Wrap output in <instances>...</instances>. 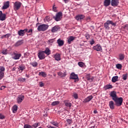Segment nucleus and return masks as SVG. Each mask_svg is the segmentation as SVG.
Masks as SVG:
<instances>
[{"label": "nucleus", "mask_w": 128, "mask_h": 128, "mask_svg": "<svg viewBox=\"0 0 128 128\" xmlns=\"http://www.w3.org/2000/svg\"><path fill=\"white\" fill-rule=\"evenodd\" d=\"M110 24H112V26H116V22H114L112 20H108L104 24V28H105L106 30H110Z\"/></svg>", "instance_id": "f257e3e1"}, {"label": "nucleus", "mask_w": 128, "mask_h": 128, "mask_svg": "<svg viewBox=\"0 0 128 128\" xmlns=\"http://www.w3.org/2000/svg\"><path fill=\"white\" fill-rule=\"evenodd\" d=\"M48 28V25L42 24L38 26L37 30L38 32H46Z\"/></svg>", "instance_id": "f03ea898"}, {"label": "nucleus", "mask_w": 128, "mask_h": 128, "mask_svg": "<svg viewBox=\"0 0 128 128\" xmlns=\"http://www.w3.org/2000/svg\"><path fill=\"white\" fill-rule=\"evenodd\" d=\"M114 102H115V104L117 106H120L122 104V102L124 100L122 99V98L120 97L118 98L117 97L116 99H114Z\"/></svg>", "instance_id": "7ed1b4c3"}, {"label": "nucleus", "mask_w": 128, "mask_h": 128, "mask_svg": "<svg viewBox=\"0 0 128 128\" xmlns=\"http://www.w3.org/2000/svg\"><path fill=\"white\" fill-rule=\"evenodd\" d=\"M22 2L18 1L16 2H15L14 3V10L16 12V10H18L20 8V7L22 6Z\"/></svg>", "instance_id": "20e7f679"}, {"label": "nucleus", "mask_w": 128, "mask_h": 128, "mask_svg": "<svg viewBox=\"0 0 128 128\" xmlns=\"http://www.w3.org/2000/svg\"><path fill=\"white\" fill-rule=\"evenodd\" d=\"M56 22H58L62 18V12H58L56 14V16L54 18Z\"/></svg>", "instance_id": "39448f33"}, {"label": "nucleus", "mask_w": 128, "mask_h": 128, "mask_svg": "<svg viewBox=\"0 0 128 128\" xmlns=\"http://www.w3.org/2000/svg\"><path fill=\"white\" fill-rule=\"evenodd\" d=\"M70 78L71 80H75L74 82H78V74H74V72H72L70 76Z\"/></svg>", "instance_id": "423d86ee"}, {"label": "nucleus", "mask_w": 128, "mask_h": 128, "mask_svg": "<svg viewBox=\"0 0 128 128\" xmlns=\"http://www.w3.org/2000/svg\"><path fill=\"white\" fill-rule=\"evenodd\" d=\"M38 57L40 60H44V58H46V54H44V51L40 52L38 53Z\"/></svg>", "instance_id": "0eeeda50"}, {"label": "nucleus", "mask_w": 128, "mask_h": 128, "mask_svg": "<svg viewBox=\"0 0 128 128\" xmlns=\"http://www.w3.org/2000/svg\"><path fill=\"white\" fill-rule=\"evenodd\" d=\"M93 50H96V52H102V48L100 45L98 44L93 47Z\"/></svg>", "instance_id": "6e6552de"}, {"label": "nucleus", "mask_w": 128, "mask_h": 128, "mask_svg": "<svg viewBox=\"0 0 128 128\" xmlns=\"http://www.w3.org/2000/svg\"><path fill=\"white\" fill-rule=\"evenodd\" d=\"M28 32V28H25L24 30H20L19 31H18V36H24V34Z\"/></svg>", "instance_id": "1a4fd4ad"}, {"label": "nucleus", "mask_w": 128, "mask_h": 128, "mask_svg": "<svg viewBox=\"0 0 128 128\" xmlns=\"http://www.w3.org/2000/svg\"><path fill=\"white\" fill-rule=\"evenodd\" d=\"M24 100V96L23 95H19L17 98V102L18 104H22V100Z\"/></svg>", "instance_id": "9d476101"}, {"label": "nucleus", "mask_w": 128, "mask_h": 128, "mask_svg": "<svg viewBox=\"0 0 128 128\" xmlns=\"http://www.w3.org/2000/svg\"><path fill=\"white\" fill-rule=\"evenodd\" d=\"M67 38H68V44H72V42H74L76 40V38L73 36H70Z\"/></svg>", "instance_id": "9b49d317"}, {"label": "nucleus", "mask_w": 128, "mask_h": 128, "mask_svg": "<svg viewBox=\"0 0 128 128\" xmlns=\"http://www.w3.org/2000/svg\"><path fill=\"white\" fill-rule=\"evenodd\" d=\"M6 14H2V12L0 11V20H6Z\"/></svg>", "instance_id": "f8f14e48"}, {"label": "nucleus", "mask_w": 128, "mask_h": 128, "mask_svg": "<svg viewBox=\"0 0 128 128\" xmlns=\"http://www.w3.org/2000/svg\"><path fill=\"white\" fill-rule=\"evenodd\" d=\"M110 96L112 98V100H113L118 98V96H116V92L114 91L111 92L110 93Z\"/></svg>", "instance_id": "ddd939ff"}, {"label": "nucleus", "mask_w": 128, "mask_h": 128, "mask_svg": "<svg viewBox=\"0 0 128 128\" xmlns=\"http://www.w3.org/2000/svg\"><path fill=\"white\" fill-rule=\"evenodd\" d=\"M119 2L118 0H112L111 6H118Z\"/></svg>", "instance_id": "4468645a"}, {"label": "nucleus", "mask_w": 128, "mask_h": 128, "mask_svg": "<svg viewBox=\"0 0 128 128\" xmlns=\"http://www.w3.org/2000/svg\"><path fill=\"white\" fill-rule=\"evenodd\" d=\"M13 56H13L14 60H20V58L22 56V54L14 52L13 54Z\"/></svg>", "instance_id": "2eb2a0df"}, {"label": "nucleus", "mask_w": 128, "mask_h": 128, "mask_svg": "<svg viewBox=\"0 0 128 128\" xmlns=\"http://www.w3.org/2000/svg\"><path fill=\"white\" fill-rule=\"evenodd\" d=\"M94 98V96H88L86 98L84 99L83 102H90V100Z\"/></svg>", "instance_id": "dca6fc26"}, {"label": "nucleus", "mask_w": 128, "mask_h": 128, "mask_svg": "<svg viewBox=\"0 0 128 128\" xmlns=\"http://www.w3.org/2000/svg\"><path fill=\"white\" fill-rule=\"evenodd\" d=\"M10 8V2L7 1L4 3V5L2 6V9L6 10V8Z\"/></svg>", "instance_id": "f3484780"}, {"label": "nucleus", "mask_w": 128, "mask_h": 128, "mask_svg": "<svg viewBox=\"0 0 128 128\" xmlns=\"http://www.w3.org/2000/svg\"><path fill=\"white\" fill-rule=\"evenodd\" d=\"M60 26H54V27H53L52 28V32H58V30H60Z\"/></svg>", "instance_id": "a211bd4d"}, {"label": "nucleus", "mask_w": 128, "mask_h": 128, "mask_svg": "<svg viewBox=\"0 0 128 128\" xmlns=\"http://www.w3.org/2000/svg\"><path fill=\"white\" fill-rule=\"evenodd\" d=\"M55 41H56V40L54 38L50 39L48 40L47 44L49 46H52V44H54V42Z\"/></svg>", "instance_id": "6ab92c4d"}, {"label": "nucleus", "mask_w": 128, "mask_h": 128, "mask_svg": "<svg viewBox=\"0 0 128 128\" xmlns=\"http://www.w3.org/2000/svg\"><path fill=\"white\" fill-rule=\"evenodd\" d=\"M109 106L111 110H114V101H110L109 102Z\"/></svg>", "instance_id": "aec40b11"}, {"label": "nucleus", "mask_w": 128, "mask_h": 128, "mask_svg": "<svg viewBox=\"0 0 128 128\" xmlns=\"http://www.w3.org/2000/svg\"><path fill=\"white\" fill-rule=\"evenodd\" d=\"M54 56L56 60H58V62L60 60V54L57 53L54 55Z\"/></svg>", "instance_id": "412c9836"}, {"label": "nucleus", "mask_w": 128, "mask_h": 128, "mask_svg": "<svg viewBox=\"0 0 128 128\" xmlns=\"http://www.w3.org/2000/svg\"><path fill=\"white\" fill-rule=\"evenodd\" d=\"M76 20H82L84 18V15H78L76 18Z\"/></svg>", "instance_id": "4be33fe9"}, {"label": "nucleus", "mask_w": 128, "mask_h": 128, "mask_svg": "<svg viewBox=\"0 0 128 128\" xmlns=\"http://www.w3.org/2000/svg\"><path fill=\"white\" fill-rule=\"evenodd\" d=\"M44 54H46V56H50V50L48 48H46L45 50L43 51Z\"/></svg>", "instance_id": "5701e85b"}, {"label": "nucleus", "mask_w": 128, "mask_h": 128, "mask_svg": "<svg viewBox=\"0 0 128 128\" xmlns=\"http://www.w3.org/2000/svg\"><path fill=\"white\" fill-rule=\"evenodd\" d=\"M57 42H58L59 46H64V40H62L60 39H58L57 40Z\"/></svg>", "instance_id": "b1692460"}, {"label": "nucleus", "mask_w": 128, "mask_h": 128, "mask_svg": "<svg viewBox=\"0 0 128 128\" xmlns=\"http://www.w3.org/2000/svg\"><path fill=\"white\" fill-rule=\"evenodd\" d=\"M110 4V0H105L104 2V6H108Z\"/></svg>", "instance_id": "393cba45"}, {"label": "nucleus", "mask_w": 128, "mask_h": 128, "mask_svg": "<svg viewBox=\"0 0 128 128\" xmlns=\"http://www.w3.org/2000/svg\"><path fill=\"white\" fill-rule=\"evenodd\" d=\"M18 70H21L22 72L24 70H26V66L23 64L20 65L18 68Z\"/></svg>", "instance_id": "a878e982"}, {"label": "nucleus", "mask_w": 128, "mask_h": 128, "mask_svg": "<svg viewBox=\"0 0 128 128\" xmlns=\"http://www.w3.org/2000/svg\"><path fill=\"white\" fill-rule=\"evenodd\" d=\"M12 110L14 114H16L18 111V106L16 105H14L12 108Z\"/></svg>", "instance_id": "bb28decb"}, {"label": "nucleus", "mask_w": 128, "mask_h": 128, "mask_svg": "<svg viewBox=\"0 0 128 128\" xmlns=\"http://www.w3.org/2000/svg\"><path fill=\"white\" fill-rule=\"evenodd\" d=\"M38 76H43V78L46 77V74L44 72H40Z\"/></svg>", "instance_id": "cd10ccee"}, {"label": "nucleus", "mask_w": 128, "mask_h": 128, "mask_svg": "<svg viewBox=\"0 0 128 128\" xmlns=\"http://www.w3.org/2000/svg\"><path fill=\"white\" fill-rule=\"evenodd\" d=\"M64 103L65 104V106H68L70 108L72 106V103L68 102V100H66L64 101Z\"/></svg>", "instance_id": "c85d7f7f"}, {"label": "nucleus", "mask_w": 128, "mask_h": 128, "mask_svg": "<svg viewBox=\"0 0 128 128\" xmlns=\"http://www.w3.org/2000/svg\"><path fill=\"white\" fill-rule=\"evenodd\" d=\"M22 44H24L22 40L18 41L16 43L15 46H22Z\"/></svg>", "instance_id": "c756f323"}, {"label": "nucleus", "mask_w": 128, "mask_h": 128, "mask_svg": "<svg viewBox=\"0 0 128 128\" xmlns=\"http://www.w3.org/2000/svg\"><path fill=\"white\" fill-rule=\"evenodd\" d=\"M118 76H115L112 77V82H118Z\"/></svg>", "instance_id": "7c9ffc66"}, {"label": "nucleus", "mask_w": 128, "mask_h": 128, "mask_svg": "<svg viewBox=\"0 0 128 128\" xmlns=\"http://www.w3.org/2000/svg\"><path fill=\"white\" fill-rule=\"evenodd\" d=\"M58 75L60 76H61V78H64V76H66V73H63L62 72H58Z\"/></svg>", "instance_id": "2f4dec72"}, {"label": "nucleus", "mask_w": 128, "mask_h": 128, "mask_svg": "<svg viewBox=\"0 0 128 128\" xmlns=\"http://www.w3.org/2000/svg\"><path fill=\"white\" fill-rule=\"evenodd\" d=\"M60 104V101H55L52 103L51 105L53 106H58V104Z\"/></svg>", "instance_id": "473e14b6"}, {"label": "nucleus", "mask_w": 128, "mask_h": 128, "mask_svg": "<svg viewBox=\"0 0 128 128\" xmlns=\"http://www.w3.org/2000/svg\"><path fill=\"white\" fill-rule=\"evenodd\" d=\"M105 90H110V88H112V86L111 84H108L104 86Z\"/></svg>", "instance_id": "72a5a7b5"}, {"label": "nucleus", "mask_w": 128, "mask_h": 128, "mask_svg": "<svg viewBox=\"0 0 128 128\" xmlns=\"http://www.w3.org/2000/svg\"><path fill=\"white\" fill-rule=\"evenodd\" d=\"M30 64H31V66H32L34 68H36L38 66V62H31Z\"/></svg>", "instance_id": "f704fd0d"}, {"label": "nucleus", "mask_w": 128, "mask_h": 128, "mask_svg": "<svg viewBox=\"0 0 128 128\" xmlns=\"http://www.w3.org/2000/svg\"><path fill=\"white\" fill-rule=\"evenodd\" d=\"M120 60H122L124 59V55L122 54H120L119 56Z\"/></svg>", "instance_id": "c9c22d12"}, {"label": "nucleus", "mask_w": 128, "mask_h": 128, "mask_svg": "<svg viewBox=\"0 0 128 128\" xmlns=\"http://www.w3.org/2000/svg\"><path fill=\"white\" fill-rule=\"evenodd\" d=\"M4 76V73L2 72H0V80H2Z\"/></svg>", "instance_id": "e433bc0d"}, {"label": "nucleus", "mask_w": 128, "mask_h": 128, "mask_svg": "<svg viewBox=\"0 0 128 128\" xmlns=\"http://www.w3.org/2000/svg\"><path fill=\"white\" fill-rule=\"evenodd\" d=\"M126 78H128V74H124L122 76V79L124 80H126Z\"/></svg>", "instance_id": "4c0bfd02"}, {"label": "nucleus", "mask_w": 128, "mask_h": 128, "mask_svg": "<svg viewBox=\"0 0 128 128\" xmlns=\"http://www.w3.org/2000/svg\"><path fill=\"white\" fill-rule=\"evenodd\" d=\"M78 65L79 66L82 68V66H84V63L83 62H78Z\"/></svg>", "instance_id": "58836bf2"}, {"label": "nucleus", "mask_w": 128, "mask_h": 128, "mask_svg": "<svg viewBox=\"0 0 128 128\" xmlns=\"http://www.w3.org/2000/svg\"><path fill=\"white\" fill-rule=\"evenodd\" d=\"M73 96L74 98H76V100H78V95L76 93L74 94Z\"/></svg>", "instance_id": "ea45409f"}, {"label": "nucleus", "mask_w": 128, "mask_h": 128, "mask_svg": "<svg viewBox=\"0 0 128 128\" xmlns=\"http://www.w3.org/2000/svg\"><path fill=\"white\" fill-rule=\"evenodd\" d=\"M116 68H118V70H121L122 66L120 64H116Z\"/></svg>", "instance_id": "a19ab883"}, {"label": "nucleus", "mask_w": 128, "mask_h": 128, "mask_svg": "<svg viewBox=\"0 0 128 128\" xmlns=\"http://www.w3.org/2000/svg\"><path fill=\"white\" fill-rule=\"evenodd\" d=\"M18 80H19V82H26V78H19Z\"/></svg>", "instance_id": "79ce46f5"}, {"label": "nucleus", "mask_w": 128, "mask_h": 128, "mask_svg": "<svg viewBox=\"0 0 128 128\" xmlns=\"http://www.w3.org/2000/svg\"><path fill=\"white\" fill-rule=\"evenodd\" d=\"M66 122H67L68 124H72V120L71 119H68L66 120Z\"/></svg>", "instance_id": "37998d69"}, {"label": "nucleus", "mask_w": 128, "mask_h": 128, "mask_svg": "<svg viewBox=\"0 0 128 128\" xmlns=\"http://www.w3.org/2000/svg\"><path fill=\"white\" fill-rule=\"evenodd\" d=\"M39 86H40V88H42V86H44V82H39Z\"/></svg>", "instance_id": "c03bdc74"}, {"label": "nucleus", "mask_w": 128, "mask_h": 128, "mask_svg": "<svg viewBox=\"0 0 128 128\" xmlns=\"http://www.w3.org/2000/svg\"><path fill=\"white\" fill-rule=\"evenodd\" d=\"M2 54H8V50H4L2 51Z\"/></svg>", "instance_id": "a18cd8bd"}, {"label": "nucleus", "mask_w": 128, "mask_h": 128, "mask_svg": "<svg viewBox=\"0 0 128 128\" xmlns=\"http://www.w3.org/2000/svg\"><path fill=\"white\" fill-rule=\"evenodd\" d=\"M52 124L53 126H58V124L55 122H52Z\"/></svg>", "instance_id": "49530a36"}, {"label": "nucleus", "mask_w": 128, "mask_h": 128, "mask_svg": "<svg viewBox=\"0 0 128 128\" xmlns=\"http://www.w3.org/2000/svg\"><path fill=\"white\" fill-rule=\"evenodd\" d=\"M24 128H32V127L29 124H25L24 126Z\"/></svg>", "instance_id": "de8ad7c7"}, {"label": "nucleus", "mask_w": 128, "mask_h": 128, "mask_svg": "<svg viewBox=\"0 0 128 128\" xmlns=\"http://www.w3.org/2000/svg\"><path fill=\"white\" fill-rule=\"evenodd\" d=\"M4 36H5V38H10V34H7L4 35Z\"/></svg>", "instance_id": "09e8293b"}, {"label": "nucleus", "mask_w": 128, "mask_h": 128, "mask_svg": "<svg viewBox=\"0 0 128 128\" xmlns=\"http://www.w3.org/2000/svg\"><path fill=\"white\" fill-rule=\"evenodd\" d=\"M94 77H87V80H90V82H92V80H94Z\"/></svg>", "instance_id": "8fccbe9b"}, {"label": "nucleus", "mask_w": 128, "mask_h": 128, "mask_svg": "<svg viewBox=\"0 0 128 128\" xmlns=\"http://www.w3.org/2000/svg\"><path fill=\"white\" fill-rule=\"evenodd\" d=\"M38 124H40V123H36L32 126L33 128H36L38 126Z\"/></svg>", "instance_id": "3c124183"}, {"label": "nucleus", "mask_w": 128, "mask_h": 128, "mask_svg": "<svg viewBox=\"0 0 128 128\" xmlns=\"http://www.w3.org/2000/svg\"><path fill=\"white\" fill-rule=\"evenodd\" d=\"M0 72H4V68L2 66H1L0 67Z\"/></svg>", "instance_id": "603ef678"}, {"label": "nucleus", "mask_w": 128, "mask_h": 128, "mask_svg": "<svg viewBox=\"0 0 128 128\" xmlns=\"http://www.w3.org/2000/svg\"><path fill=\"white\" fill-rule=\"evenodd\" d=\"M90 44L92 46L94 44V40L92 39V40L90 42Z\"/></svg>", "instance_id": "864d4df0"}, {"label": "nucleus", "mask_w": 128, "mask_h": 128, "mask_svg": "<svg viewBox=\"0 0 128 128\" xmlns=\"http://www.w3.org/2000/svg\"><path fill=\"white\" fill-rule=\"evenodd\" d=\"M54 12H56L58 10H56V6H53V8H52Z\"/></svg>", "instance_id": "5fc2aeb1"}, {"label": "nucleus", "mask_w": 128, "mask_h": 128, "mask_svg": "<svg viewBox=\"0 0 128 128\" xmlns=\"http://www.w3.org/2000/svg\"><path fill=\"white\" fill-rule=\"evenodd\" d=\"M4 116L2 114H0V120H4Z\"/></svg>", "instance_id": "6e6d98bb"}, {"label": "nucleus", "mask_w": 128, "mask_h": 128, "mask_svg": "<svg viewBox=\"0 0 128 128\" xmlns=\"http://www.w3.org/2000/svg\"><path fill=\"white\" fill-rule=\"evenodd\" d=\"M86 40H89L90 38V34H87L86 35Z\"/></svg>", "instance_id": "4d7b16f0"}, {"label": "nucleus", "mask_w": 128, "mask_h": 128, "mask_svg": "<svg viewBox=\"0 0 128 128\" xmlns=\"http://www.w3.org/2000/svg\"><path fill=\"white\" fill-rule=\"evenodd\" d=\"M4 88H6V86H2L0 88V90H4Z\"/></svg>", "instance_id": "13d9d810"}, {"label": "nucleus", "mask_w": 128, "mask_h": 128, "mask_svg": "<svg viewBox=\"0 0 128 128\" xmlns=\"http://www.w3.org/2000/svg\"><path fill=\"white\" fill-rule=\"evenodd\" d=\"M26 32L30 33V32H32V29H30L29 30H28V32Z\"/></svg>", "instance_id": "bf43d9fd"}, {"label": "nucleus", "mask_w": 128, "mask_h": 128, "mask_svg": "<svg viewBox=\"0 0 128 128\" xmlns=\"http://www.w3.org/2000/svg\"><path fill=\"white\" fill-rule=\"evenodd\" d=\"M65 2V4H68V2H70V0H62Z\"/></svg>", "instance_id": "052dcab7"}, {"label": "nucleus", "mask_w": 128, "mask_h": 128, "mask_svg": "<svg viewBox=\"0 0 128 128\" xmlns=\"http://www.w3.org/2000/svg\"><path fill=\"white\" fill-rule=\"evenodd\" d=\"M90 20V17L87 18L86 19V20H87V22H89V20Z\"/></svg>", "instance_id": "680f3d73"}, {"label": "nucleus", "mask_w": 128, "mask_h": 128, "mask_svg": "<svg viewBox=\"0 0 128 128\" xmlns=\"http://www.w3.org/2000/svg\"><path fill=\"white\" fill-rule=\"evenodd\" d=\"M28 53H26V54H24V56H25V58H28Z\"/></svg>", "instance_id": "e2e57ef3"}, {"label": "nucleus", "mask_w": 128, "mask_h": 128, "mask_svg": "<svg viewBox=\"0 0 128 128\" xmlns=\"http://www.w3.org/2000/svg\"><path fill=\"white\" fill-rule=\"evenodd\" d=\"M0 38L2 39V38H6V36H4V35L3 36H2L0 37Z\"/></svg>", "instance_id": "0e129e2a"}, {"label": "nucleus", "mask_w": 128, "mask_h": 128, "mask_svg": "<svg viewBox=\"0 0 128 128\" xmlns=\"http://www.w3.org/2000/svg\"><path fill=\"white\" fill-rule=\"evenodd\" d=\"M94 114H98V111H96V110H94Z\"/></svg>", "instance_id": "69168bd1"}, {"label": "nucleus", "mask_w": 128, "mask_h": 128, "mask_svg": "<svg viewBox=\"0 0 128 128\" xmlns=\"http://www.w3.org/2000/svg\"><path fill=\"white\" fill-rule=\"evenodd\" d=\"M90 128H94V126H92Z\"/></svg>", "instance_id": "338daca9"}, {"label": "nucleus", "mask_w": 128, "mask_h": 128, "mask_svg": "<svg viewBox=\"0 0 128 128\" xmlns=\"http://www.w3.org/2000/svg\"><path fill=\"white\" fill-rule=\"evenodd\" d=\"M38 24H36V26H38Z\"/></svg>", "instance_id": "774afa93"}]
</instances>
